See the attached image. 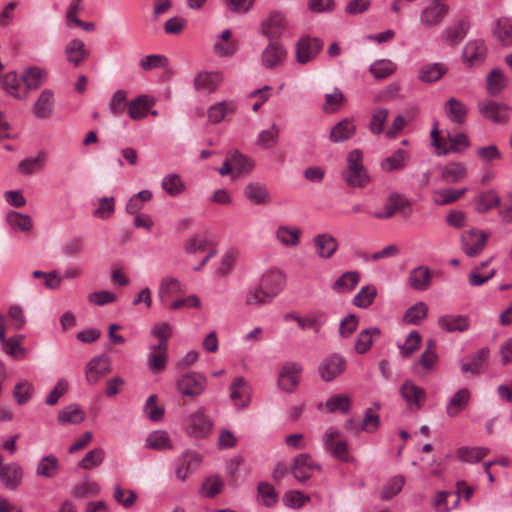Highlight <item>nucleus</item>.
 <instances>
[{"instance_id": "55", "label": "nucleus", "mask_w": 512, "mask_h": 512, "mask_svg": "<svg viewBox=\"0 0 512 512\" xmlns=\"http://www.w3.org/2000/svg\"><path fill=\"white\" fill-rule=\"evenodd\" d=\"M487 92L492 95H498L506 86L507 78L501 69H493L487 75Z\"/></svg>"}, {"instance_id": "17", "label": "nucleus", "mask_w": 512, "mask_h": 512, "mask_svg": "<svg viewBox=\"0 0 512 512\" xmlns=\"http://www.w3.org/2000/svg\"><path fill=\"white\" fill-rule=\"evenodd\" d=\"M185 286L181 281L171 275H165L160 279L157 295L163 305H168L173 295L183 294Z\"/></svg>"}, {"instance_id": "59", "label": "nucleus", "mask_w": 512, "mask_h": 512, "mask_svg": "<svg viewBox=\"0 0 512 512\" xmlns=\"http://www.w3.org/2000/svg\"><path fill=\"white\" fill-rule=\"evenodd\" d=\"M24 338V335L17 334L1 342L5 353L15 359H23L26 355V349L21 347Z\"/></svg>"}, {"instance_id": "25", "label": "nucleus", "mask_w": 512, "mask_h": 512, "mask_svg": "<svg viewBox=\"0 0 512 512\" xmlns=\"http://www.w3.org/2000/svg\"><path fill=\"white\" fill-rule=\"evenodd\" d=\"M245 198L253 205L265 206L271 202V194L265 184L250 182L244 187Z\"/></svg>"}, {"instance_id": "36", "label": "nucleus", "mask_w": 512, "mask_h": 512, "mask_svg": "<svg viewBox=\"0 0 512 512\" xmlns=\"http://www.w3.org/2000/svg\"><path fill=\"white\" fill-rule=\"evenodd\" d=\"M471 398L470 391L467 388L459 389L447 403L446 413L449 417H455L462 412L469 404Z\"/></svg>"}, {"instance_id": "4", "label": "nucleus", "mask_w": 512, "mask_h": 512, "mask_svg": "<svg viewBox=\"0 0 512 512\" xmlns=\"http://www.w3.org/2000/svg\"><path fill=\"white\" fill-rule=\"evenodd\" d=\"M347 367L345 357L332 353L322 359L318 366V373L325 382H331L342 375Z\"/></svg>"}, {"instance_id": "61", "label": "nucleus", "mask_w": 512, "mask_h": 512, "mask_svg": "<svg viewBox=\"0 0 512 512\" xmlns=\"http://www.w3.org/2000/svg\"><path fill=\"white\" fill-rule=\"evenodd\" d=\"M33 392V385L27 380H21L14 386L12 394L18 405H25L32 398Z\"/></svg>"}, {"instance_id": "9", "label": "nucleus", "mask_w": 512, "mask_h": 512, "mask_svg": "<svg viewBox=\"0 0 512 512\" xmlns=\"http://www.w3.org/2000/svg\"><path fill=\"white\" fill-rule=\"evenodd\" d=\"M487 46L483 39L469 40L462 50V61L468 67L481 65L487 57Z\"/></svg>"}, {"instance_id": "15", "label": "nucleus", "mask_w": 512, "mask_h": 512, "mask_svg": "<svg viewBox=\"0 0 512 512\" xmlns=\"http://www.w3.org/2000/svg\"><path fill=\"white\" fill-rule=\"evenodd\" d=\"M202 463V457L195 451H185L179 458L175 467V475L182 482L193 474Z\"/></svg>"}, {"instance_id": "62", "label": "nucleus", "mask_w": 512, "mask_h": 512, "mask_svg": "<svg viewBox=\"0 0 512 512\" xmlns=\"http://www.w3.org/2000/svg\"><path fill=\"white\" fill-rule=\"evenodd\" d=\"M421 335L418 331H411L403 344H398L400 354L404 358L411 357L419 348L421 344Z\"/></svg>"}, {"instance_id": "32", "label": "nucleus", "mask_w": 512, "mask_h": 512, "mask_svg": "<svg viewBox=\"0 0 512 512\" xmlns=\"http://www.w3.org/2000/svg\"><path fill=\"white\" fill-rule=\"evenodd\" d=\"M400 393L408 405L416 408L422 407L426 398L425 391L411 380L402 384Z\"/></svg>"}, {"instance_id": "35", "label": "nucleus", "mask_w": 512, "mask_h": 512, "mask_svg": "<svg viewBox=\"0 0 512 512\" xmlns=\"http://www.w3.org/2000/svg\"><path fill=\"white\" fill-rule=\"evenodd\" d=\"M232 32L225 29L215 40L214 52L221 57L232 56L238 50V42L231 39Z\"/></svg>"}, {"instance_id": "14", "label": "nucleus", "mask_w": 512, "mask_h": 512, "mask_svg": "<svg viewBox=\"0 0 512 512\" xmlns=\"http://www.w3.org/2000/svg\"><path fill=\"white\" fill-rule=\"evenodd\" d=\"M302 372V366L295 362L285 363L278 376V386L281 390L291 393L293 392L300 380V374Z\"/></svg>"}, {"instance_id": "54", "label": "nucleus", "mask_w": 512, "mask_h": 512, "mask_svg": "<svg viewBox=\"0 0 512 512\" xmlns=\"http://www.w3.org/2000/svg\"><path fill=\"white\" fill-rule=\"evenodd\" d=\"M380 409L379 403H374L373 407H369L365 410L364 416L361 422V431L367 433H374L380 426V418L378 410Z\"/></svg>"}, {"instance_id": "11", "label": "nucleus", "mask_w": 512, "mask_h": 512, "mask_svg": "<svg viewBox=\"0 0 512 512\" xmlns=\"http://www.w3.org/2000/svg\"><path fill=\"white\" fill-rule=\"evenodd\" d=\"M273 300L285 287L286 275L279 269L265 271L258 283Z\"/></svg>"}, {"instance_id": "16", "label": "nucleus", "mask_w": 512, "mask_h": 512, "mask_svg": "<svg viewBox=\"0 0 512 512\" xmlns=\"http://www.w3.org/2000/svg\"><path fill=\"white\" fill-rule=\"evenodd\" d=\"M287 20L282 13L273 12L261 22V33L271 41L278 39L287 29Z\"/></svg>"}, {"instance_id": "38", "label": "nucleus", "mask_w": 512, "mask_h": 512, "mask_svg": "<svg viewBox=\"0 0 512 512\" xmlns=\"http://www.w3.org/2000/svg\"><path fill=\"white\" fill-rule=\"evenodd\" d=\"M356 132V126L350 119H343L338 122L330 132V140L334 143H341L351 139Z\"/></svg>"}, {"instance_id": "45", "label": "nucleus", "mask_w": 512, "mask_h": 512, "mask_svg": "<svg viewBox=\"0 0 512 512\" xmlns=\"http://www.w3.org/2000/svg\"><path fill=\"white\" fill-rule=\"evenodd\" d=\"M236 110V103L234 101H222L212 105L208 109V118L210 122L217 124L220 123L226 116Z\"/></svg>"}, {"instance_id": "22", "label": "nucleus", "mask_w": 512, "mask_h": 512, "mask_svg": "<svg viewBox=\"0 0 512 512\" xmlns=\"http://www.w3.org/2000/svg\"><path fill=\"white\" fill-rule=\"evenodd\" d=\"M251 387L244 377H236L230 385V398L238 408H246L250 403Z\"/></svg>"}, {"instance_id": "43", "label": "nucleus", "mask_w": 512, "mask_h": 512, "mask_svg": "<svg viewBox=\"0 0 512 512\" xmlns=\"http://www.w3.org/2000/svg\"><path fill=\"white\" fill-rule=\"evenodd\" d=\"M500 198L493 190L485 191L475 198V209L479 213H487L494 208H498Z\"/></svg>"}, {"instance_id": "1", "label": "nucleus", "mask_w": 512, "mask_h": 512, "mask_svg": "<svg viewBox=\"0 0 512 512\" xmlns=\"http://www.w3.org/2000/svg\"><path fill=\"white\" fill-rule=\"evenodd\" d=\"M362 159V152L359 149H354L347 155V168L342 172V177L350 187H364L370 181Z\"/></svg>"}, {"instance_id": "18", "label": "nucleus", "mask_w": 512, "mask_h": 512, "mask_svg": "<svg viewBox=\"0 0 512 512\" xmlns=\"http://www.w3.org/2000/svg\"><path fill=\"white\" fill-rule=\"evenodd\" d=\"M449 13V6L444 3L437 2L422 10L420 15V23L425 28H433L440 25Z\"/></svg>"}, {"instance_id": "47", "label": "nucleus", "mask_w": 512, "mask_h": 512, "mask_svg": "<svg viewBox=\"0 0 512 512\" xmlns=\"http://www.w3.org/2000/svg\"><path fill=\"white\" fill-rule=\"evenodd\" d=\"M57 418L61 424H80L85 419V413L79 405L70 404L59 411Z\"/></svg>"}, {"instance_id": "21", "label": "nucleus", "mask_w": 512, "mask_h": 512, "mask_svg": "<svg viewBox=\"0 0 512 512\" xmlns=\"http://www.w3.org/2000/svg\"><path fill=\"white\" fill-rule=\"evenodd\" d=\"M313 246L319 258L327 260L338 250V241L330 233H320L313 237Z\"/></svg>"}, {"instance_id": "26", "label": "nucleus", "mask_w": 512, "mask_h": 512, "mask_svg": "<svg viewBox=\"0 0 512 512\" xmlns=\"http://www.w3.org/2000/svg\"><path fill=\"white\" fill-rule=\"evenodd\" d=\"M0 480L9 490H16L23 480V469L15 462L3 465L0 470Z\"/></svg>"}, {"instance_id": "13", "label": "nucleus", "mask_w": 512, "mask_h": 512, "mask_svg": "<svg viewBox=\"0 0 512 512\" xmlns=\"http://www.w3.org/2000/svg\"><path fill=\"white\" fill-rule=\"evenodd\" d=\"M319 464L315 463L310 455L300 454L291 463V473L299 482L308 481L316 470H320Z\"/></svg>"}, {"instance_id": "23", "label": "nucleus", "mask_w": 512, "mask_h": 512, "mask_svg": "<svg viewBox=\"0 0 512 512\" xmlns=\"http://www.w3.org/2000/svg\"><path fill=\"white\" fill-rule=\"evenodd\" d=\"M22 75L19 76L16 71H10L1 78L3 90L16 100H26L28 92L26 88L22 90Z\"/></svg>"}, {"instance_id": "34", "label": "nucleus", "mask_w": 512, "mask_h": 512, "mask_svg": "<svg viewBox=\"0 0 512 512\" xmlns=\"http://www.w3.org/2000/svg\"><path fill=\"white\" fill-rule=\"evenodd\" d=\"M221 82L222 75L219 72H200L194 78V87L200 92L211 93Z\"/></svg>"}, {"instance_id": "57", "label": "nucleus", "mask_w": 512, "mask_h": 512, "mask_svg": "<svg viewBox=\"0 0 512 512\" xmlns=\"http://www.w3.org/2000/svg\"><path fill=\"white\" fill-rule=\"evenodd\" d=\"M428 315V306L420 301L408 308L403 316V321L410 325H419Z\"/></svg>"}, {"instance_id": "37", "label": "nucleus", "mask_w": 512, "mask_h": 512, "mask_svg": "<svg viewBox=\"0 0 512 512\" xmlns=\"http://www.w3.org/2000/svg\"><path fill=\"white\" fill-rule=\"evenodd\" d=\"M444 110L451 122L456 124H463L466 121L468 108L460 100L451 97L445 103Z\"/></svg>"}, {"instance_id": "60", "label": "nucleus", "mask_w": 512, "mask_h": 512, "mask_svg": "<svg viewBox=\"0 0 512 512\" xmlns=\"http://www.w3.org/2000/svg\"><path fill=\"white\" fill-rule=\"evenodd\" d=\"M146 447L154 450H165L171 449L172 444L166 431L156 430L147 436Z\"/></svg>"}, {"instance_id": "27", "label": "nucleus", "mask_w": 512, "mask_h": 512, "mask_svg": "<svg viewBox=\"0 0 512 512\" xmlns=\"http://www.w3.org/2000/svg\"><path fill=\"white\" fill-rule=\"evenodd\" d=\"M492 35L503 47L512 46V19L509 17H500L492 25Z\"/></svg>"}, {"instance_id": "40", "label": "nucleus", "mask_w": 512, "mask_h": 512, "mask_svg": "<svg viewBox=\"0 0 512 512\" xmlns=\"http://www.w3.org/2000/svg\"><path fill=\"white\" fill-rule=\"evenodd\" d=\"M447 71L448 68L443 63H429L420 68L418 78L420 81L425 83H434L438 81Z\"/></svg>"}, {"instance_id": "19", "label": "nucleus", "mask_w": 512, "mask_h": 512, "mask_svg": "<svg viewBox=\"0 0 512 512\" xmlns=\"http://www.w3.org/2000/svg\"><path fill=\"white\" fill-rule=\"evenodd\" d=\"M111 371L110 361L104 356L92 358L85 368V377L89 384L94 385Z\"/></svg>"}, {"instance_id": "41", "label": "nucleus", "mask_w": 512, "mask_h": 512, "mask_svg": "<svg viewBox=\"0 0 512 512\" xmlns=\"http://www.w3.org/2000/svg\"><path fill=\"white\" fill-rule=\"evenodd\" d=\"M488 357L489 349L487 347L481 348L468 362L461 363V371L463 373H471L472 375L479 374Z\"/></svg>"}, {"instance_id": "30", "label": "nucleus", "mask_w": 512, "mask_h": 512, "mask_svg": "<svg viewBox=\"0 0 512 512\" xmlns=\"http://www.w3.org/2000/svg\"><path fill=\"white\" fill-rule=\"evenodd\" d=\"M301 230L296 226L282 224L275 230L276 240L286 248H294L300 244Z\"/></svg>"}, {"instance_id": "53", "label": "nucleus", "mask_w": 512, "mask_h": 512, "mask_svg": "<svg viewBox=\"0 0 512 512\" xmlns=\"http://www.w3.org/2000/svg\"><path fill=\"white\" fill-rule=\"evenodd\" d=\"M272 301L259 284L249 287L245 295V304L247 306L260 307Z\"/></svg>"}, {"instance_id": "63", "label": "nucleus", "mask_w": 512, "mask_h": 512, "mask_svg": "<svg viewBox=\"0 0 512 512\" xmlns=\"http://www.w3.org/2000/svg\"><path fill=\"white\" fill-rule=\"evenodd\" d=\"M223 487L224 482L220 476L210 475L204 480L200 493L207 498H213L222 491Z\"/></svg>"}, {"instance_id": "39", "label": "nucleus", "mask_w": 512, "mask_h": 512, "mask_svg": "<svg viewBox=\"0 0 512 512\" xmlns=\"http://www.w3.org/2000/svg\"><path fill=\"white\" fill-rule=\"evenodd\" d=\"M59 471L60 462L54 455L43 456L36 466V475L47 479L56 477Z\"/></svg>"}, {"instance_id": "10", "label": "nucleus", "mask_w": 512, "mask_h": 512, "mask_svg": "<svg viewBox=\"0 0 512 512\" xmlns=\"http://www.w3.org/2000/svg\"><path fill=\"white\" fill-rule=\"evenodd\" d=\"M55 93L52 89H44L40 92L31 107V112L36 119L46 120L54 115Z\"/></svg>"}, {"instance_id": "64", "label": "nucleus", "mask_w": 512, "mask_h": 512, "mask_svg": "<svg viewBox=\"0 0 512 512\" xmlns=\"http://www.w3.org/2000/svg\"><path fill=\"white\" fill-rule=\"evenodd\" d=\"M6 220L8 224L14 229L21 232L29 231L32 228V221L30 216L16 211L7 213Z\"/></svg>"}, {"instance_id": "33", "label": "nucleus", "mask_w": 512, "mask_h": 512, "mask_svg": "<svg viewBox=\"0 0 512 512\" xmlns=\"http://www.w3.org/2000/svg\"><path fill=\"white\" fill-rule=\"evenodd\" d=\"M155 104L153 98L148 95H139L128 104V114L132 120H142L149 109Z\"/></svg>"}, {"instance_id": "58", "label": "nucleus", "mask_w": 512, "mask_h": 512, "mask_svg": "<svg viewBox=\"0 0 512 512\" xmlns=\"http://www.w3.org/2000/svg\"><path fill=\"white\" fill-rule=\"evenodd\" d=\"M162 189L170 196L177 197L185 190V184L179 174L171 173L163 177Z\"/></svg>"}, {"instance_id": "12", "label": "nucleus", "mask_w": 512, "mask_h": 512, "mask_svg": "<svg viewBox=\"0 0 512 512\" xmlns=\"http://www.w3.org/2000/svg\"><path fill=\"white\" fill-rule=\"evenodd\" d=\"M323 48V42L318 38L302 37L296 44V61L306 64L312 61Z\"/></svg>"}, {"instance_id": "28", "label": "nucleus", "mask_w": 512, "mask_h": 512, "mask_svg": "<svg viewBox=\"0 0 512 512\" xmlns=\"http://www.w3.org/2000/svg\"><path fill=\"white\" fill-rule=\"evenodd\" d=\"M22 79L27 92L29 90H36L48 79V71L40 66H29L24 69Z\"/></svg>"}, {"instance_id": "7", "label": "nucleus", "mask_w": 512, "mask_h": 512, "mask_svg": "<svg viewBox=\"0 0 512 512\" xmlns=\"http://www.w3.org/2000/svg\"><path fill=\"white\" fill-rule=\"evenodd\" d=\"M470 26L468 18H461L441 31L439 41L449 47H456L466 37Z\"/></svg>"}, {"instance_id": "31", "label": "nucleus", "mask_w": 512, "mask_h": 512, "mask_svg": "<svg viewBox=\"0 0 512 512\" xmlns=\"http://www.w3.org/2000/svg\"><path fill=\"white\" fill-rule=\"evenodd\" d=\"M437 324L445 332H464L469 328V318L465 315H443L438 318Z\"/></svg>"}, {"instance_id": "24", "label": "nucleus", "mask_w": 512, "mask_h": 512, "mask_svg": "<svg viewBox=\"0 0 512 512\" xmlns=\"http://www.w3.org/2000/svg\"><path fill=\"white\" fill-rule=\"evenodd\" d=\"M410 206V202L398 193H391L387 198L383 209L378 210L372 214L376 219H389L395 215L396 212L404 210Z\"/></svg>"}, {"instance_id": "48", "label": "nucleus", "mask_w": 512, "mask_h": 512, "mask_svg": "<svg viewBox=\"0 0 512 512\" xmlns=\"http://www.w3.org/2000/svg\"><path fill=\"white\" fill-rule=\"evenodd\" d=\"M489 452L486 447H460L456 451V456L462 462L474 464L481 461Z\"/></svg>"}, {"instance_id": "42", "label": "nucleus", "mask_w": 512, "mask_h": 512, "mask_svg": "<svg viewBox=\"0 0 512 512\" xmlns=\"http://www.w3.org/2000/svg\"><path fill=\"white\" fill-rule=\"evenodd\" d=\"M151 334L159 340L158 344L150 345L149 349L152 351L156 350H167L168 349V340L172 335V327L167 322H162L156 324L152 330Z\"/></svg>"}, {"instance_id": "6", "label": "nucleus", "mask_w": 512, "mask_h": 512, "mask_svg": "<svg viewBox=\"0 0 512 512\" xmlns=\"http://www.w3.org/2000/svg\"><path fill=\"white\" fill-rule=\"evenodd\" d=\"M478 111L484 119L495 124H504L509 121L511 108L506 103L488 100L478 103Z\"/></svg>"}, {"instance_id": "56", "label": "nucleus", "mask_w": 512, "mask_h": 512, "mask_svg": "<svg viewBox=\"0 0 512 512\" xmlns=\"http://www.w3.org/2000/svg\"><path fill=\"white\" fill-rule=\"evenodd\" d=\"M377 296V289L374 285L363 286L353 297L352 303L358 308L367 309Z\"/></svg>"}, {"instance_id": "2", "label": "nucleus", "mask_w": 512, "mask_h": 512, "mask_svg": "<svg viewBox=\"0 0 512 512\" xmlns=\"http://www.w3.org/2000/svg\"><path fill=\"white\" fill-rule=\"evenodd\" d=\"M324 450L333 458L341 462H353L354 458L350 455L348 443L343 438L342 433L336 427H329L322 436Z\"/></svg>"}, {"instance_id": "8", "label": "nucleus", "mask_w": 512, "mask_h": 512, "mask_svg": "<svg viewBox=\"0 0 512 512\" xmlns=\"http://www.w3.org/2000/svg\"><path fill=\"white\" fill-rule=\"evenodd\" d=\"M488 236L487 233L478 229L464 231L461 235L462 251L469 257L479 255L486 246Z\"/></svg>"}, {"instance_id": "3", "label": "nucleus", "mask_w": 512, "mask_h": 512, "mask_svg": "<svg viewBox=\"0 0 512 512\" xmlns=\"http://www.w3.org/2000/svg\"><path fill=\"white\" fill-rule=\"evenodd\" d=\"M207 383L205 375L196 371H189L177 379L176 388L183 396L198 397L205 392Z\"/></svg>"}, {"instance_id": "52", "label": "nucleus", "mask_w": 512, "mask_h": 512, "mask_svg": "<svg viewBox=\"0 0 512 512\" xmlns=\"http://www.w3.org/2000/svg\"><path fill=\"white\" fill-rule=\"evenodd\" d=\"M360 281L358 271H347L343 273L333 284V289L338 293L352 291Z\"/></svg>"}, {"instance_id": "20", "label": "nucleus", "mask_w": 512, "mask_h": 512, "mask_svg": "<svg viewBox=\"0 0 512 512\" xmlns=\"http://www.w3.org/2000/svg\"><path fill=\"white\" fill-rule=\"evenodd\" d=\"M286 56L287 51L284 46L279 42L271 41L262 52V65L267 69H274L284 63Z\"/></svg>"}, {"instance_id": "49", "label": "nucleus", "mask_w": 512, "mask_h": 512, "mask_svg": "<svg viewBox=\"0 0 512 512\" xmlns=\"http://www.w3.org/2000/svg\"><path fill=\"white\" fill-rule=\"evenodd\" d=\"M467 192V188L461 189H439L433 191V201L436 205H447L456 202Z\"/></svg>"}, {"instance_id": "46", "label": "nucleus", "mask_w": 512, "mask_h": 512, "mask_svg": "<svg viewBox=\"0 0 512 512\" xmlns=\"http://www.w3.org/2000/svg\"><path fill=\"white\" fill-rule=\"evenodd\" d=\"M380 335V330L375 327L362 330L355 340V350L359 354L366 353L372 346L373 341Z\"/></svg>"}, {"instance_id": "50", "label": "nucleus", "mask_w": 512, "mask_h": 512, "mask_svg": "<svg viewBox=\"0 0 512 512\" xmlns=\"http://www.w3.org/2000/svg\"><path fill=\"white\" fill-rule=\"evenodd\" d=\"M437 362L438 355L436 352V344L434 340H429L416 366L422 368L424 371L430 372L435 369Z\"/></svg>"}, {"instance_id": "44", "label": "nucleus", "mask_w": 512, "mask_h": 512, "mask_svg": "<svg viewBox=\"0 0 512 512\" xmlns=\"http://www.w3.org/2000/svg\"><path fill=\"white\" fill-rule=\"evenodd\" d=\"M408 280L412 288L425 291L431 283L430 271L426 267H417L410 272Z\"/></svg>"}, {"instance_id": "51", "label": "nucleus", "mask_w": 512, "mask_h": 512, "mask_svg": "<svg viewBox=\"0 0 512 512\" xmlns=\"http://www.w3.org/2000/svg\"><path fill=\"white\" fill-rule=\"evenodd\" d=\"M467 175L466 166L460 162H451L442 168L441 177L449 183H457Z\"/></svg>"}, {"instance_id": "29", "label": "nucleus", "mask_w": 512, "mask_h": 512, "mask_svg": "<svg viewBox=\"0 0 512 512\" xmlns=\"http://www.w3.org/2000/svg\"><path fill=\"white\" fill-rule=\"evenodd\" d=\"M66 60L73 67H78L88 57V51L85 47V43L78 39L70 40L64 49Z\"/></svg>"}, {"instance_id": "5", "label": "nucleus", "mask_w": 512, "mask_h": 512, "mask_svg": "<svg viewBox=\"0 0 512 512\" xmlns=\"http://www.w3.org/2000/svg\"><path fill=\"white\" fill-rule=\"evenodd\" d=\"M212 426L213 424L205 415L203 408L191 413L185 420V432L196 439L207 437L212 430Z\"/></svg>"}]
</instances>
